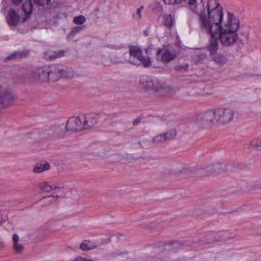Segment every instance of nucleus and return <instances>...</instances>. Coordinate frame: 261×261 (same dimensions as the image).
I'll list each match as a JSON object with an SVG mask.
<instances>
[{"instance_id":"nucleus-13","label":"nucleus","mask_w":261,"mask_h":261,"mask_svg":"<svg viewBox=\"0 0 261 261\" xmlns=\"http://www.w3.org/2000/svg\"><path fill=\"white\" fill-rule=\"evenodd\" d=\"M210 34L211 35L210 44L207 46V49L209 51L210 54L212 55L215 54L218 50L219 37L217 35Z\"/></svg>"},{"instance_id":"nucleus-2","label":"nucleus","mask_w":261,"mask_h":261,"mask_svg":"<svg viewBox=\"0 0 261 261\" xmlns=\"http://www.w3.org/2000/svg\"><path fill=\"white\" fill-rule=\"evenodd\" d=\"M32 79L39 82H56L61 78H68V72L62 65L54 64L35 68L31 73Z\"/></svg>"},{"instance_id":"nucleus-27","label":"nucleus","mask_w":261,"mask_h":261,"mask_svg":"<svg viewBox=\"0 0 261 261\" xmlns=\"http://www.w3.org/2000/svg\"><path fill=\"white\" fill-rule=\"evenodd\" d=\"M165 136L163 134L156 136L153 139V142L155 143H162L166 142Z\"/></svg>"},{"instance_id":"nucleus-8","label":"nucleus","mask_w":261,"mask_h":261,"mask_svg":"<svg viewBox=\"0 0 261 261\" xmlns=\"http://www.w3.org/2000/svg\"><path fill=\"white\" fill-rule=\"evenodd\" d=\"M216 115L217 124H225L233 120L234 112L230 108H217Z\"/></svg>"},{"instance_id":"nucleus-43","label":"nucleus","mask_w":261,"mask_h":261,"mask_svg":"<svg viewBox=\"0 0 261 261\" xmlns=\"http://www.w3.org/2000/svg\"><path fill=\"white\" fill-rule=\"evenodd\" d=\"M188 171L189 170L187 169H184L181 171V173L184 174H186Z\"/></svg>"},{"instance_id":"nucleus-34","label":"nucleus","mask_w":261,"mask_h":261,"mask_svg":"<svg viewBox=\"0 0 261 261\" xmlns=\"http://www.w3.org/2000/svg\"><path fill=\"white\" fill-rule=\"evenodd\" d=\"M188 68V65H186L185 66L182 65L177 66L175 67V69L177 70H186Z\"/></svg>"},{"instance_id":"nucleus-1","label":"nucleus","mask_w":261,"mask_h":261,"mask_svg":"<svg viewBox=\"0 0 261 261\" xmlns=\"http://www.w3.org/2000/svg\"><path fill=\"white\" fill-rule=\"evenodd\" d=\"M240 28V20L233 13L228 11L224 19L223 8L219 1L200 27L207 33H237Z\"/></svg>"},{"instance_id":"nucleus-42","label":"nucleus","mask_w":261,"mask_h":261,"mask_svg":"<svg viewBox=\"0 0 261 261\" xmlns=\"http://www.w3.org/2000/svg\"><path fill=\"white\" fill-rule=\"evenodd\" d=\"M75 34H72V33H71V34H68L67 36V38L69 40L70 39H71L72 38H73Z\"/></svg>"},{"instance_id":"nucleus-45","label":"nucleus","mask_w":261,"mask_h":261,"mask_svg":"<svg viewBox=\"0 0 261 261\" xmlns=\"http://www.w3.org/2000/svg\"><path fill=\"white\" fill-rule=\"evenodd\" d=\"M84 261H93V260H90V259H86L84 258Z\"/></svg>"},{"instance_id":"nucleus-23","label":"nucleus","mask_w":261,"mask_h":261,"mask_svg":"<svg viewBox=\"0 0 261 261\" xmlns=\"http://www.w3.org/2000/svg\"><path fill=\"white\" fill-rule=\"evenodd\" d=\"M206 56L203 54H199L193 56V60L195 64L201 63L205 59Z\"/></svg>"},{"instance_id":"nucleus-11","label":"nucleus","mask_w":261,"mask_h":261,"mask_svg":"<svg viewBox=\"0 0 261 261\" xmlns=\"http://www.w3.org/2000/svg\"><path fill=\"white\" fill-rule=\"evenodd\" d=\"M217 35L221 43L224 46H230L238 39V34H211Z\"/></svg>"},{"instance_id":"nucleus-37","label":"nucleus","mask_w":261,"mask_h":261,"mask_svg":"<svg viewBox=\"0 0 261 261\" xmlns=\"http://www.w3.org/2000/svg\"><path fill=\"white\" fill-rule=\"evenodd\" d=\"M141 119L140 118H138L134 120V121L133 122V124L134 126H136V125H138L141 122Z\"/></svg>"},{"instance_id":"nucleus-25","label":"nucleus","mask_w":261,"mask_h":261,"mask_svg":"<svg viewBox=\"0 0 261 261\" xmlns=\"http://www.w3.org/2000/svg\"><path fill=\"white\" fill-rule=\"evenodd\" d=\"M166 141L172 140L176 136V131L175 129L170 130L169 132L163 134Z\"/></svg>"},{"instance_id":"nucleus-40","label":"nucleus","mask_w":261,"mask_h":261,"mask_svg":"<svg viewBox=\"0 0 261 261\" xmlns=\"http://www.w3.org/2000/svg\"><path fill=\"white\" fill-rule=\"evenodd\" d=\"M83 27H77L74 28V30L75 32H80L82 31Z\"/></svg>"},{"instance_id":"nucleus-39","label":"nucleus","mask_w":261,"mask_h":261,"mask_svg":"<svg viewBox=\"0 0 261 261\" xmlns=\"http://www.w3.org/2000/svg\"><path fill=\"white\" fill-rule=\"evenodd\" d=\"M12 1L14 5H18L22 1V0H12Z\"/></svg>"},{"instance_id":"nucleus-28","label":"nucleus","mask_w":261,"mask_h":261,"mask_svg":"<svg viewBox=\"0 0 261 261\" xmlns=\"http://www.w3.org/2000/svg\"><path fill=\"white\" fill-rule=\"evenodd\" d=\"M86 21V18L83 15L76 16L73 18V22L76 24H82Z\"/></svg>"},{"instance_id":"nucleus-38","label":"nucleus","mask_w":261,"mask_h":261,"mask_svg":"<svg viewBox=\"0 0 261 261\" xmlns=\"http://www.w3.org/2000/svg\"><path fill=\"white\" fill-rule=\"evenodd\" d=\"M58 196H53L52 198L49 200V202L50 203L54 202L55 201H56L58 198Z\"/></svg>"},{"instance_id":"nucleus-47","label":"nucleus","mask_w":261,"mask_h":261,"mask_svg":"<svg viewBox=\"0 0 261 261\" xmlns=\"http://www.w3.org/2000/svg\"><path fill=\"white\" fill-rule=\"evenodd\" d=\"M190 175H187V177H190Z\"/></svg>"},{"instance_id":"nucleus-14","label":"nucleus","mask_w":261,"mask_h":261,"mask_svg":"<svg viewBox=\"0 0 261 261\" xmlns=\"http://www.w3.org/2000/svg\"><path fill=\"white\" fill-rule=\"evenodd\" d=\"M221 164H215V165L208 167L205 169H202L199 170V172L203 174L205 176H208L210 174H213L214 173H219L221 172Z\"/></svg>"},{"instance_id":"nucleus-44","label":"nucleus","mask_w":261,"mask_h":261,"mask_svg":"<svg viewBox=\"0 0 261 261\" xmlns=\"http://www.w3.org/2000/svg\"><path fill=\"white\" fill-rule=\"evenodd\" d=\"M256 188L255 189H261V184L255 185Z\"/></svg>"},{"instance_id":"nucleus-5","label":"nucleus","mask_w":261,"mask_h":261,"mask_svg":"<svg viewBox=\"0 0 261 261\" xmlns=\"http://www.w3.org/2000/svg\"><path fill=\"white\" fill-rule=\"evenodd\" d=\"M15 98L14 93L9 87L6 84H0V110L12 106Z\"/></svg>"},{"instance_id":"nucleus-17","label":"nucleus","mask_w":261,"mask_h":261,"mask_svg":"<svg viewBox=\"0 0 261 261\" xmlns=\"http://www.w3.org/2000/svg\"><path fill=\"white\" fill-rule=\"evenodd\" d=\"M29 51L27 50H23L20 51H15L6 58V60H14L25 58L28 56Z\"/></svg>"},{"instance_id":"nucleus-10","label":"nucleus","mask_w":261,"mask_h":261,"mask_svg":"<svg viewBox=\"0 0 261 261\" xmlns=\"http://www.w3.org/2000/svg\"><path fill=\"white\" fill-rule=\"evenodd\" d=\"M66 129L68 131H80L84 129L82 119L77 117H70L67 121Z\"/></svg>"},{"instance_id":"nucleus-18","label":"nucleus","mask_w":261,"mask_h":261,"mask_svg":"<svg viewBox=\"0 0 261 261\" xmlns=\"http://www.w3.org/2000/svg\"><path fill=\"white\" fill-rule=\"evenodd\" d=\"M32 10L33 5L31 1H29L23 3L22 6V10L24 12L27 17V18L25 19L24 21H26L27 19L30 17L32 13Z\"/></svg>"},{"instance_id":"nucleus-29","label":"nucleus","mask_w":261,"mask_h":261,"mask_svg":"<svg viewBox=\"0 0 261 261\" xmlns=\"http://www.w3.org/2000/svg\"><path fill=\"white\" fill-rule=\"evenodd\" d=\"M219 236L222 237L220 240L223 241H225L232 238V237L228 236V232L227 231L219 232Z\"/></svg>"},{"instance_id":"nucleus-35","label":"nucleus","mask_w":261,"mask_h":261,"mask_svg":"<svg viewBox=\"0 0 261 261\" xmlns=\"http://www.w3.org/2000/svg\"><path fill=\"white\" fill-rule=\"evenodd\" d=\"M19 240L18 236L17 234H14L13 236V240L14 244L18 243Z\"/></svg>"},{"instance_id":"nucleus-33","label":"nucleus","mask_w":261,"mask_h":261,"mask_svg":"<svg viewBox=\"0 0 261 261\" xmlns=\"http://www.w3.org/2000/svg\"><path fill=\"white\" fill-rule=\"evenodd\" d=\"M14 248L17 252H20L23 250V246L18 243L14 244Z\"/></svg>"},{"instance_id":"nucleus-24","label":"nucleus","mask_w":261,"mask_h":261,"mask_svg":"<svg viewBox=\"0 0 261 261\" xmlns=\"http://www.w3.org/2000/svg\"><path fill=\"white\" fill-rule=\"evenodd\" d=\"M250 146L257 150H260L261 147V138H256L252 139L250 143Z\"/></svg>"},{"instance_id":"nucleus-22","label":"nucleus","mask_w":261,"mask_h":261,"mask_svg":"<svg viewBox=\"0 0 261 261\" xmlns=\"http://www.w3.org/2000/svg\"><path fill=\"white\" fill-rule=\"evenodd\" d=\"M213 61L215 63L222 65L226 63L227 59L225 56L222 55H218L213 57Z\"/></svg>"},{"instance_id":"nucleus-30","label":"nucleus","mask_w":261,"mask_h":261,"mask_svg":"<svg viewBox=\"0 0 261 261\" xmlns=\"http://www.w3.org/2000/svg\"><path fill=\"white\" fill-rule=\"evenodd\" d=\"M50 1L51 0H34V2L35 4L40 6L48 5Z\"/></svg>"},{"instance_id":"nucleus-32","label":"nucleus","mask_w":261,"mask_h":261,"mask_svg":"<svg viewBox=\"0 0 261 261\" xmlns=\"http://www.w3.org/2000/svg\"><path fill=\"white\" fill-rule=\"evenodd\" d=\"M80 248L83 251L89 250L92 248V247L89 245L88 243H87L86 241L83 242L81 244Z\"/></svg>"},{"instance_id":"nucleus-15","label":"nucleus","mask_w":261,"mask_h":261,"mask_svg":"<svg viewBox=\"0 0 261 261\" xmlns=\"http://www.w3.org/2000/svg\"><path fill=\"white\" fill-rule=\"evenodd\" d=\"M65 55V51L60 50L56 51H47L44 53V58L48 61H52Z\"/></svg>"},{"instance_id":"nucleus-41","label":"nucleus","mask_w":261,"mask_h":261,"mask_svg":"<svg viewBox=\"0 0 261 261\" xmlns=\"http://www.w3.org/2000/svg\"><path fill=\"white\" fill-rule=\"evenodd\" d=\"M178 244L177 242H172V243H170L168 245H166L165 247H170L171 246H174V245H175L176 244Z\"/></svg>"},{"instance_id":"nucleus-46","label":"nucleus","mask_w":261,"mask_h":261,"mask_svg":"<svg viewBox=\"0 0 261 261\" xmlns=\"http://www.w3.org/2000/svg\"><path fill=\"white\" fill-rule=\"evenodd\" d=\"M259 234H260V235H261V229L260 230V231H259Z\"/></svg>"},{"instance_id":"nucleus-36","label":"nucleus","mask_w":261,"mask_h":261,"mask_svg":"<svg viewBox=\"0 0 261 261\" xmlns=\"http://www.w3.org/2000/svg\"><path fill=\"white\" fill-rule=\"evenodd\" d=\"M122 47H123V45H113L111 46V48L116 49V50L121 49L122 48Z\"/></svg>"},{"instance_id":"nucleus-21","label":"nucleus","mask_w":261,"mask_h":261,"mask_svg":"<svg viewBox=\"0 0 261 261\" xmlns=\"http://www.w3.org/2000/svg\"><path fill=\"white\" fill-rule=\"evenodd\" d=\"M164 23L166 27L171 28L174 23V19L170 14H166L164 16Z\"/></svg>"},{"instance_id":"nucleus-6","label":"nucleus","mask_w":261,"mask_h":261,"mask_svg":"<svg viewBox=\"0 0 261 261\" xmlns=\"http://www.w3.org/2000/svg\"><path fill=\"white\" fill-rule=\"evenodd\" d=\"M140 84L146 90L158 92L163 89V85L155 77L143 75L140 78Z\"/></svg>"},{"instance_id":"nucleus-19","label":"nucleus","mask_w":261,"mask_h":261,"mask_svg":"<svg viewBox=\"0 0 261 261\" xmlns=\"http://www.w3.org/2000/svg\"><path fill=\"white\" fill-rule=\"evenodd\" d=\"M50 168V165L46 162L44 164H39L36 165L34 169L33 172L36 173H41L44 171H47Z\"/></svg>"},{"instance_id":"nucleus-20","label":"nucleus","mask_w":261,"mask_h":261,"mask_svg":"<svg viewBox=\"0 0 261 261\" xmlns=\"http://www.w3.org/2000/svg\"><path fill=\"white\" fill-rule=\"evenodd\" d=\"M39 187L41 190L45 192H48L52 191L53 189H56L62 188V187L55 186L53 188L51 186L49 185L47 182H43L40 184Z\"/></svg>"},{"instance_id":"nucleus-3","label":"nucleus","mask_w":261,"mask_h":261,"mask_svg":"<svg viewBox=\"0 0 261 261\" xmlns=\"http://www.w3.org/2000/svg\"><path fill=\"white\" fill-rule=\"evenodd\" d=\"M218 1V0H200L197 4V0H183L191 11L198 16L200 27Z\"/></svg>"},{"instance_id":"nucleus-7","label":"nucleus","mask_w":261,"mask_h":261,"mask_svg":"<svg viewBox=\"0 0 261 261\" xmlns=\"http://www.w3.org/2000/svg\"><path fill=\"white\" fill-rule=\"evenodd\" d=\"M216 116V109L208 110L198 113L195 117L196 122L208 126H212L217 124Z\"/></svg>"},{"instance_id":"nucleus-12","label":"nucleus","mask_w":261,"mask_h":261,"mask_svg":"<svg viewBox=\"0 0 261 261\" xmlns=\"http://www.w3.org/2000/svg\"><path fill=\"white\" fill-rule=\"evenodd\" d=\"M98 115L95 113H89L84 116L83 126L84 129H88L94 125L98 122Z\"/></svg>"},{"instance_id":"nucleus-9","label":"nucleus","mask_w":261,"mask_h":261,"mask_svg":"<svg viewBox=\"0 0 261 261\" xmlns=\"http://www.w3.org/2000/svg\"><path fill=\"white\" fill-rule=\"evenodd\" d=\"M178 51L173 49L159 48L156 53L157 57L161 56V61L164 63H168L174 60L178 55Z\"/></svg>"},{"instance_id":"nucleus-16","label":"nucleus","mask_w":261,"mask_h":261,"mask_svg":"<svg viewBox=\"0 0 261 261\" xmlns=\"http://www.w3.org/2000/svg\"><path fill=\"white\" fill-rule=\"evenodd\" d=\"M19 20L18 14L13 9H10L8 11L7 22L11 26H15Z\"/></svg>"},{"instance_id":"nucleus-26","label":"nucleus","mask_w":261,"mask_h":261,"mask_svg":"<svg viewBox=\"0 0 261 261\" xmlns=\"http://www.w3.org/2000/svg\"><path fill=\"white\" fill-rule=\"evenodd\" d=\"M144 7L141 6L140 8H138L136 12L133 14V18L136 20H139L141 18V12L144 9Z\"/></svg>"},{"instance_id":"nucleus-31","label":"nucleus","mask_w":261,"mask_h":261,"mask_svg":"<svg viewBox=\"0 0 261 261\" xmlns=\"http://www.w3.org/2000/svg\"><path fill=\"white\" fill-rule=\"evenodd\" d=\"M182 0H163L164 3L166 5H173L180 4Z\"/></svg>"},{"instance_id":"nucleus-4","label":"nucleus","mask_w":261,"mask_h":261,"mask_svg":"<svg viewBox=\"0 0 261 261\" xmlns=\"http://www.w3.org/2000/svg\"><path fill=\"white\" fill-rule=\"evenodd\" d=\"M129 52L123 54V59L118 62L123 63L126 62L135 65H143L144 67H148L151 65V61L149 57L146 58L142 54L141 49L137 46L129 45Z\"/></svg>"}]
</instances>
